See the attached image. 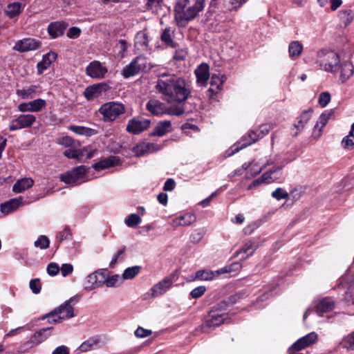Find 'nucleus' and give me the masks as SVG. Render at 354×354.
Here are the masks:
<instances>
[{
    "instance_id": "f8f14e48",
    "label": "nucleus",
    "mask_w": 354,
    "mask_h": 354,
    "mask_svg": "<svg viewBox=\"0 0 354 354\" xmlns=\"http://www.w3.org/2000/svg\"><path fill=\"white\" fill-rule=\"evenodd\" d=\"M226 317L227 315L221 313L218 306H214L209 312L208 318L203 324L202 327L205 328L218 326L224 322Z\"/></svg>"
},
{
    "instance_id": "dca6fc26",
    "label": "nucleus",
    "mask_w": 354,
    "mask_h": 354,
    "mask_svg": "<svg viewBox=\"0 0 354 354\" xmlns=\"http://www.w3.org/2000/svg\"><path fill=\"white\" fill-rule=\"evenodd\" d=\"M41 46V42L39 40L29 37L19 40L14 46L13 49L24 53L37 50Z\"/></svg>"
},
{
    "instance_id": "cd10ccee",
    "label": "nucleus",
    "mask_w": 354,
    "mask_h": 354,
    "mask_svg": "<svg viewBox=\"0 0 354 354\" xmlns=\"http://www.w3.org/2000/svg\"><path fill=\"white\" fill-rule=\"evenodd\" d=\"M120 159L118 156H111L93 165V168L97 171L118 165Z\"/></svg>"
},
{
    "instance_id": "f03ea898",
    "label": "nucleus",
    "mask_w": 354,
    "mask_h": 354,
    "mask_svg": "<svg viewBox=\"0 0 354 354\" xmlns=\"http://www.w3.org/2000/svg\"><path fill=\"white\" fill-rule=\"evenodd\" d=\"M205 6V0H176L174 6V19L180 28L198 17Z\"/></svg>"
},
{
    "instance_id": "f3484780",
    "label": "nucleus",
    "mask_w": 354,
    "mask_h": 354,
    "mask_svg": "<svg viewBox=\"0 0 354 354\" xmlns=\"http://www.w3.org/2000/svg\"><path fill=\"white\" fill-rule=\"evenodd\" d=\"M109 89V86L104 82L87 86L84 91V96L87 100H92L100 97L103 92Z\"/></svg>"
},
{
    "instance_id": "c03bdc74",
    "label": "nucleus",
    "mask_w": 354,
    "mask_h": 354,
    "mask_svg": "<svg viewBox=\"0 0 354 354\" xmlns=\"http://www.w3.org/2000/svg\"><path fill=\"white\" fill-rule=\"evenodd\" d=\"M98 339L96 338H90L84 342L80 346V349L82 352H87L93 349L97 344Z\"/></svg>"
},
{
    "instance_id": "2eb2a0df",
    "label": "nucleus",
    "mask_w": 354,
    "mask_h": 354,
    "mask_svg": "<svg viewBox=\"0 0 354 354\" xmlns=\"http://www.w3.org/2000/svg\"><path fill=\"white\" fill-rule=\"evenodd\" d=\"M151 121L148 119L132 118L129 120L127 125V131L132 134H138L147 129Z\"/></svg>"
},
{
    "instance_id": "79ce46f5",
    "label": "nucleus",
    "mask_w": 354,
    "mask_h": 354,
    "mask_svg": "<svg viewBox=\"0 0 354 354\" xmlns=\"http://www.w3.org/2000/svg\"><path fill=\"white\" fill-rule=\"evenodd\" d=\"M338 16L345 26H347L353 19V14L351 10H340Z\"/></svg>"
},
{
    "instance_id": "412c9836",
    "label": "nucleus",
    "mask_w": 354,
    "mask_h": 354,
    "mask_svg": "<svg viewBox=\"0 0 354 354\" xmlns=\"http://www.w3.org/2000/svg\"><path fill=\"white\" fill-rule=\"evenodd\" d=\"M258 243L254 239L247 241L243 246L236 252L235 257H238L240 254H243L240 260L245 261L248 257L252 256L255 250L258 248Z\"/></svg>"
},
{
    "instance_id": "0e129e2a",
    "label": "nucleus",
    "mask_w": 354,
    "mask_h": 354,
    "mask_svg": "<svg viewBox=\"0 0 354 354\" xmlns=\"http://www.w3.org/2000/svg\"><path fill=\"white\" fill-rule=\"evenodd\" d=\"M134 334L137 337L144 338L150 335L151 334V330L145 329L140 326L135 330Z\"/></svg>"
},
{
    "instance_id": "9d476101",
    "label": "nucleus",
    "mask_w": 354,
    "mask_h": 354,
    "mask_svg": "<svg viewBox=\"0 0 354 354\" xmlns=\"http://www.w3.org/2000/svg\"><path fill=\"white\" fill-rule=\"evenodd\" d=\"M106 269H99L88 274L84 280V290H92L103 284Z\"/></svg>"
},
{
    "instance_id": "72a5a7b5",
    "label": "nucleus",
    "mask_w": 354,
    "mask_h": 354,
    "mask_svg": "<svg viewBox=\"0 0 354 354\" xmlns=\"http://www.w3.org/2000/svg\"><path fill=\"white\" fill-rule=\"evenodd\" d=\"M21 12V3L14 2L9 3L5 8V13L10 19L18 17Z\"/></svg>"
},
{
    "instance_id": "b1692460",
    "label": "nucleus",
    "mask_w": 354,
    "mask_h": 354,
    "mask_svg": "<svg viewBox=\"0 0 354 354\" xmlns=\"http://www.w3.org/2000/svg\"><path fill=\"white\" fill-rule=\"evenodd\" d=\"M196 82L201 86H205L209 77V66L206 63L201 64L194 71Z\"/></svg>"
},
{
    "instance_id": "603ef678",
    "label": "nucleus",
    "mask_w": 354,
    "mask_h": 354,
    "mask_svg": "<svg viewBox=\"0 0 354 354\" xmlns=\"http://www.w3.org/2000/svg\"><path fill=\"white\" fill-rule=\"evenodd\" d=\"M342 145L345 149H353L354 147V134L352 132H349L348 135L343 138Z\"/></svg>"
},
{
    "instance_id": "7ed1b4c3",
    "label": "nucleus",
    "mask_w": 354,
    "mask_h": 354,
    "mask_svg": "<svg viewBox=\"0 0 354 354\" xmlns=\"http://www.w3.org/2000/svg\"><path fill=\"white\" fill-rule=\"evenodd\" d=\"M146 109L153 115L180 116L185 113L183 105H174L168 106L164 102L158 99H150L146 104Z\"/></svg>"
},
{
    "instance_id": "9b49d317",
    "label": "nucleus",
    "mask_w": 354,
    "mask_h": 354,
    "mask_svg": "<svg viewBox=\"0 0 354 354\" xmlns=\"http://www.w3.org/2000/svg\"><path fill=\"white\" fill-rule=\"evenodd\" d=\"M36 122V117L32 114H21L17 118L10 121L9 130L17 131L21 129L29 128Z\"/></svg>"
},
{
    "instance_id": "774afa93",
    "label": "nucleus",
    "mask_w": 354,
    "mask_h": 354,
    "mask_svg": "<svg viewBox=\"0 0 354 354\" xmlns=\"http://www.w3.org/2000/svg\"><path fill=\"white\" fill-rule=\"evenodd\" d=\"M81 33V30L78 27H71L67 32V37L71 39L77 38Z\"/></svg>"
},
{
    "instance_id": "5fc2aeb1",
    "label": "nucleus",
    "mask_w": 354,
    "mask_h": 354,
    "mask_svg": "<svg viewBox=\"0 0 354 354\" xmlns=\"http://www.w3.org/2000/svg\"><path fill=\"white\" fill-rule=\"evenodd\" d=\"M205 234L203 229L194 230L190 236V240L192 243H197L201 241Z\"/></svg>"
},
{
    "instance_id": "8fccbe9b",
    "label": "nucleus",
    "mask_w": 354,
    "mask_h": 354,
    "mask_svg": "<svg viewBox=\"0 0 354 354\" xmlns=\"http://www.w3.org/2000/svg\"><path fill=\"white\" fill-rule=\"evenodd\" d=\"M50 240L45 235H41L39 236L37 240L34 243V245L36 248H39L42 250H45L49 247Z\"/></svg>"
},
{
    "instance_id": "a211bd4d",
    "label": "nucleus",
    "mask_w": 354,
    "mask_h": 354,
    "mask_svg": "<svg viewBox=\"0 0 354 354\" xmlns=\"http://www.w3.org/2000/svg\"><path fill=\"white\" fill-rule=\"evenodd\" d=\"M107 72V68L98 61L91 62L86 68V74L95 79L104 78Z\"/></svg>"
},
{
    "instance_id": "37998d69",
    "label": "nucleus",
    "mask_w": 354,
    "mask_h": 354,
    "mask_svg": "<svg viewBox=\"0 0 354 354\" xmlns=\"http://www.w3.org/2000/svg\"><path fill=\"white\" fill-rule=\"evenodd\" d=\"M140 270V266H138L127 268L122 274V278L124 279H131L138 274Z\"/></svg>"
},
{
    "instance_id": "69168bd1",
    "label": "nucleus",
    "mask_w": 354,
    "mask_h": 354,
    "mask_svg": "<svg viewBox=\"0 0 354 354\" xmlns=\"http://www.w3.org/2000/svg\"><path fill=\"white\" fill-rule=\"evenodd\" d=\"M59 270L62 276L65 277L73 272V267L70 263H64L62 267L59 268Z\"/></svg>"
},
{
    "instance_id": "e2e57ef3",
    "label": "nucleus",
    "mask_w": 354,
    "mask_h": 354,
    "mask_svg": "<svg viewBox=\"0 0 354 354\" xmlns=\"http://www.w3.org/2000/svg\"><path fill=\"white\" fill-rule=\"evenodd\" d=\"M59 272V267L56 263H50L47 266V272L50 276H55Z\"/></svg>"
},
{
    "instance_id": "bf43d9fd",
    "label": "nucleus",
    "mask_w": 354,
    "mask_h": 354,
    "mask_svg": "<svg viewBox=\"0 0 354 354\" xmlns=\"http://www.w3.org/2000/svg\"><path fill=\"white\" fill-rule=\"evenodd\" d=\"M206 291V288L203 286H198L195 288H194L191 292L190 295L194 299H197L201 297Z\"/></svg>"
},
{
    "instance_id": "20e7f679",
    "label": "nucleus",
    "mask_w": 354,
    "mask_h": 354,
    "mask_svg": "<svg viewBox=\"0 0 354 354\" xmlns=\"http://www.w3.org/2000/svg\"><path fill=\"white\" fill-rule=\"evenodd\" d=\"M317 61L320 69L326 72L335 73L339 71L340 59L339 55L333 51L322 49L317 52Z\"/></svg>"
},
{
    "instance_id": "39448f33",
    "label": "nucleus",
    "mask_w": 354,
    "mask_h": 354,
    "mask_svg": "<svg viewBox=\"0 0 354 354\" xmlns=\"http://www.w3.org/2000/svg\"><path fill=\"white\" fill-rule=\"evenodd\" d=\"M80 300L79 295H75L71 297L68 300L66 301L64 304L60 305L50 313L46 314L41 317V319H46V318H51L57 316V319H54V322H61L64 319H68L75 316L73 311L74 308L72 306L73 304H77Z\"/></svg>"
},
{
    "instance_id": "6ab92c4d",
    "label": "nucleus",
    "mask_w": 354,
    "mask_h": 354,
    "mask_svg": "<svg viewBox=\"0 0 354 354\" xmlns=\"http://www.w3.org/2000/svg\"><path fill=\"white\" fill-rule=\"evenodd\" d=\"M175 274L164 278L162 280L155 284L151 289L152 297H156L165 293L171 286L175 281Z\"/></svg>"
},
{
    "instance_id": "4d7b16f0",
    "label": "nucleus",
    "mask_w": 354,
    "mask_h": 354,
    "mask_svg": "<svg viewBox=\"0 0 354 354\" xmlns=\"http://www.w3.org/2000/svg\"><path fill=\"white\" fill-rule=\"evenodd\" d=\"M343 344L346 348L354 350V331L343 339Z\"/></svg>"
},
{
    "instance_id": "473e14b6",
    "label": "nucleus",
    "mask_w": 354,
    "mask_h": 354,
    "mask_svg": "<svg viewBox=\"0 0 354 354\" xmlns=\"http://www.w3.org/2000/svg\"><path fill=\"white\" fill-rule=\"evenodd\" d=\"M34 185V180L30 178H24L18 180L12 187V191L15 193H21L31 187Z\"/></svg>"
},
{
    "instance_id": "ddd939ff",
    "label": "nucleus",
    "mask_w": 354,
    "mask_h": 354,
    "mask_svg": "<svg viewBox=\"0 0 354 354\" xmlns=\"http://www.w3.org/2000/svg\"><path fill=\"white\" fill-rule=\"evenodd\" d=\"M270 125L268 124H263L259 127L258 129L251 131L248 133L249 140L243 143L241 147H237L234 151L232 153L233 154L235 152H238L241 149L246 147L252 143H254L259 138H261L265 136L270 130Z\"/></svg>"
},
{
    "instance_id": "09e8293b",
    "label": "nucleus",
    "mask_w": 354,
    "mask_h": 354,
    "mask_svg": "<svg viewBox=\"0 0 354 354\" xmlns=\"http://www.w3.org/2000/svg\"><path fill=\"white\" fill-rule=\"evenodd\" d=\"M215 274L212 271H207L205 270H200L196 272L195 278L201 280H212L214 279Z\"/></svg>"
},
{
    "instance_id": "052dcab7",
    "label": "nucleus",
    "mask_w": 354,
    "mask_h": 354,
    "mask_svg": "<svg viewBox=\"0 0 354 354\" xmlns=\"http://www.w3.org/2000/svg\"><path fill=\"white\" fill-rule=\"evenodd\" d=\"M133 151L137 156H142L147 153H149V150L147 148L145 147L144 142L136 145L135 147H133Z\"/></svg>"
},
{
    "instance_id": "a878e982",
    "label": "nucleus",
    "mask_w": 354,
    "mask_h": 354,
    "mask_svg": "<svg viewBox=\"0 0 354 354\" xmlns=\"http://www.w3.org/2000/svg\"><path fill=\"white\" fill-rule=\"evenodd\" d=\"M196 221L195 214L192 213H186L184 215L178 216L174 218L171 225L174 227H178L179 226H188L194 223Z\"/></svg>"
},
{
    "instance_id": "1a4fd4ad",
    "label": "nucleus",
    "mask_w": 354,
    "mask_h": 354,
    "mask_svg": "<svg viewBox=\"0 0 354 354\" xmlns=\"http://www.w3.org/2000/svg\"><path fill=\"white\" fill-rule=\"evenodd\" d=\"M288 162V161H284L280 166L265 172L260 178L254 180L249 186V188L255 187L263 183L268 184L279 179L281 175V170Z\"/></svg>"
},
{
    "instance_id": "ea45409f",
    "label": "nucleus",
    "mask_w": 354,
    "mask_h": 354,
    "mask_svg": "<svg viewBox=\"0 0 354 354\" xmlns=\"http://www.w3.org/2000/svg\"><path fill=\"white\" fill-rule=\"evenodd\" d=\"M121 281V278L118 274H114L109 277V270L106 269V274L105 275L103 284H105L108 288H113L119 286Z\"/></svg>"
},
{
    "instance_id": "58836bf2",
    "label": "nucleus",
    "mask_w": 354,
    "mask_h": 354,
    "mask_svg": "<svg viewBox=\"0 0 354 354\" xmlns=\"http://www.w3.org/2000/svg\"><path fill=\"white\" fill-rule=\"evenodd\" d=\"M37 86L35 85L31 86L26 89H17L16 94L21 99H32L35 96Z\"/></svg>"
},
{
    "instance_id": "bb28decb",
    "label": "nucleus",
    "mask_w": 354,
    "mask_h": 354,
    "mask_svg": "<svg viewBox=\"0 0 354 354\" xmlns=\"http://www.w3.org/2000/svg\"><path fill=\"white\" fill-rule=\"evenodd\" d=\"M316 312L322 316L323 313L332 310L335 307V302L330 297H325L319 299L316 304Z\"/></svg>"
},
{
    "instance_id": "338daca9",
    "label": "nucleus",
    "mask_w": 354,
    "mask_h": 354,
    "mask_svg": "<svg viewBox=\"0 0 354 354\" xmlns=\"http://www.w3.org/2000/svg\"><path fill=\"white\" fill-rule=\"evenodd\" d=\"M71 236V231L68 227H66L62 232H60L57 235V239L59 240V242L63 241L68 239Z\"/></svg>"
},
{
    "instance_id": "49530a36",
    "label": "nucleus",
    "mask_w": 354,
    "mask_h": 354,
    "mask_svg": "<svg viewBox=\"0 0 354 354\" xmlns=\"http://www.w3.org/2000/svg\"><path fill=\"white\" fill-rule=\"evenodd\" d=\"M247 1L248 0H227V9L229 11H236Z\"/></svg>"
},
{
    "instance_id": "680f3d73",
    "label": "nucleus",
    "mask_w": 354,
    "mask_h": 354,
    "mask_svg": "<svg viewBox=\"0 0 354 354\" xmlns=\"http://www.w3.org/2000/svg\"><path fill=\"white\" fill-rule=\"evenodd\" d=\"M78 158L77 160L80 161L83 158L87 159L91 158L93 156L94 151H88L86 149H77Z\"/></svg>"
},
{
    "instance_id": "423d86ee",
    "label": "nucleus",
    "mask_w": 354,
    "mask_h": 354,
    "mask_svg": "<svg viewBox=\"0 0 354 354\" xmlns=\"http://www.w3.org/2000/svg\"><path fill=\"white\" fill-rule=\"evenodd\" d=\"M88 172V168L84 165H80L60 174V180L66 184L80 185L86 181V175Z\"/></svg>"
},
{
    "instance_id": "aec40b11",
    "label": "nucleus",
    "mask_w": 354,
    "mask_h": 354,
    "mask_svg": "<svg viewBox=\"0 0 354 354\" xmlns=\"http://www.w3.org/2000/svg\"><path fill=\"white\" fill-rule=\"evenodd\" d=\"M46 104V102L44 100L37 98L28 102L19 104L17 109L21 112H38L41 111Z\"/></svg>"
},
{
    "instance_id": "3c124183",
    "label": "nucleus",
    "mask_w": 354,
    "mask_h": 354,
    "mask_svg": "<svg viewBox=\"0 0 354 354\" xmlns=\"http://www.w3.org/2000/svg\"><path fill=\"white\" fill-rule=\"evenodd\" d=\"M241 264L239 262H235L230 266H225L217 271L218 274L230 273L240 270Z\"/></svg>"
},
{
    "instance_id": "4be33fe9",
    "label": "nucleus",
    "mask_w": 354,
    "mask_h": 354,
    "mask_svg": "<svg viewBox=\"0 0 354 354\" xmlns=\"http://www.w3.org/2000/svg\"><path fill=\"white\" fill-rule=\"evenodd\" d=\"M68 27V24L64 21L51 22L48 26V32L52 39H55L64 35Z\"/></svg>"
},
{
    "instance_id": "c756f323",
    "label": "nucleus",
    "mask_w": 354,
    "mask_h": 354,
    "mask_svg": "<svg viewBox=\"0 0 354 354\" xmlns=\"http://www.w3.org/2000/svg\"><path fill=\"white\" fill-rule=\"evenodd\" d=\"M339 70L341 71L339 80L342 83H344L353 75L354 66L353 64L348 61L344 62L342 64L339 63Z\"/></svg>"
},
{
    "instance_id": "f704fd0d",
    "label": "nucleus",
    "mask_w": 354,
    "mask_h": 354,
    "mask_svg": "<svg viewBox=\"0 0 354 354\" xmlns=\"http://www.w3.org/2000/svg\"><path fill=\"white\" fill-rule=\"evenodd\" d=\"M135 46L138 49H147L149 46L148 35L144 31L138 32L135 36Z\"/></svg>"
},
{
    "instance_id": "2f4dec72",
    "label": "nucleus",
    "mask_w": 354,
    "mask_h": 354,
    "mask_svg": "<svg viewBox=\"0 0 354 354\" xmlns=\"http://www.w3.org/2000/svg\"><path fill=\"white\" fill-rule=\"evenodd\" d=\"M171 123L170 120H163L158 123L153 131L150 133L151 136H163L171 131Z\"/></svg>"
},
{
    "instance_id": "a19ab883",
    "label": "nucleus",
    "mask_w": 354,
    "mask_h": 354,
    "mask_svg": "<svg viewBox=\"0 0 354 354\" xmlns=\"http://www.w3.org/2000/svg\"><path fill=\"white\" fill-rule=\"evenodd\" d=\"M226 80L225 75L221 77L218 75L214 74L211 77L210 86L216 88L217 90H222L224 82Z\"/></svg>"
},
{
    "instance_id": "c85d7f7f",
    "label": "nucleus",
    "mask_w": 354,
    "mask_h": 354,
    "mask_svg": "<svg viewBox=\"0 0 354 354\" xmlns=\"http://www.w3.org/2000/svg\"><path fill=\"white\" fill-rule=\"evenodd\" d=\"M174 29L171 27L165 28L160 35V39L162 43L169 47L175 48L177 47L178 44L174 41Z\"/></svg>"
},
{
    "instance_id": "5701e85b",
    "label": "nucleus",
    "mask_w": 354,
    "mask_h": 354,
    "mask_svg": "<svg viewBox=\"0 0 354 354\" xmlns=\"http://www.w3.org/2000/svg\"><path fill=\"white\" fill-rule=\"evenodd\" d=\"M57 57V53L53 51H50L45 54L41 61L39 62L37 64V73L39 75L42 74L56 60Z\"/></svg>"
},
{
    "instance_id": "864d4df0",
    "label": "nucleus",
    "mask_w": 354,
    "mask_h": 354,
    "mask_svg": "<svg viewBox=\"0 0 354 354\" xmlns=\"http://www.w3.org/2000/svg\"><path fill=\"white\" fill-rule=\"evenodd\" d=\"M272 196L280 201L281 199H287L288 198V194L286 191H284L282 188L278 187L274 192H272Z\"/></svg>"
},
{
    "instance_id": "c9c22d12",
    "label": "nucleus",
    "mask_w": 354,
    "mask_h": 354,
    "mask_svg": "<svg viewBox=\"0 0 354 354\" xmlns=\"http://www.w3.org/2000/svg\"><path fill=\"white\" fill-rule=\"evenodd\" d=\"M312 109L305 110L297 118V122L294 124L295 127L299 131H301L307 122L309 121L311 117Z\"/></svg>"
},
{
    "instance_id": "13d9d810",
    "label": "nucleus",
    "mask_w": 354,
    "mask_h": 354,
    "mask_svg": "<svg viewBox=\"0 0 354 354\" xmlns=\"http://www.w3.org/2000/svg\"><path fill=\"white\" fill-rule=\"evenodd\" d=\"M29 287L34 294L39 293L41 288L39 279H31L29 283Z\"/></svg>"
},
{
    "instance_id": "4468645a",
    "label": "nucleus",
    "mask_w": 354,
    "mask_h": 354,
    "mask_svg": "<svg viewBox=\"0 0 354 354\" xmlns=\"http://www.w3.org/2000/svg\"><path fill=\"white\" fill-rule=\"evenodd\" d=\"M144 59L140 57L133 59L129 64L126 66L122 71V75L124 78L133 77L139 73L145 67Z\"/></svg>"
},
{
    "instance_id": "de8ad7c7",
    "label": "nucleus",
    "mask_w": 354,
    "mask_h": 354,
    "mask_svg": "<svg viewBox=\"0 0 354 354\" xmlns=\"http://www.w3.org/2000/svg\"><path fill=\"white\" fill-rule=\"evenodd\" d=\"M57 143L65 147H75L79 144L70 136H63L57 139Z\"/></svg>"
},
{
    "instance_id": "6e6552de",
    "label": "nucleus",
    "mask_w": 354,
    "mask_h": 354,
    "mask_svg": "<svg viewBox=\"0 0 354 354\" xmlns=\"http://www.w3.org/2000/svg\"><path fill=\"white\" fill-rule=\"evenodd\" d=\"M53 327H46L37 330L30 337V340L26 342L23 346L19 348V352H25L27 348H31L37 346L46 340L52 334Z\"/></svg>"
},
{
    "instance_id": "4c0bfd02",
    "label": "nucleus",
    "mask_w": 354,
    "mask_h": 354,
    "mask_svg": "<svg viewBox=\"0 0 354 354\" xmlns=\"http://www.w3.org/2000/svg\"><path fill=\"white\" fill-rule=\"evenodd\" d=\"M303 50V46L301 42L298 41H291L289 44L288 52L290 57L292 59L298 57Z\"/></svg>"
},
{
    "instance_id": "0eeeda50",
    "label": "nucleus",
    "mask_w": 354,
    "mask_h": 354,
    "mask_svg": "<svg viewBox=\"0 0 354 354\" xmlns=\"http://www.w3.org/2000/svg\"><path fill=\"white\" fill-rule=\"evenodd\" d=\"M99 112L103 115L105 122H111L124 113V106L121 103L109 102L102 104L99 109Z\"/></svg>"
},
{
    "instance_id": "f257e3e1",
    "label": "nucleus",
    "mask_w": 354,
    "mask_h": 354,
    "mask_svg": "<svg viewBox=\"0 0 354 354\" xmlns=\"http://www.w3.org/2000/svg\"><path fill=\"white\" fill-rule=\"evenodd\" d=\"M156 91L169 104L183 105L191 95L189 82L175 74L162 73L158 76Z\"/></svg>"
},
{
    "instance_id": "a18cd8bd",
    "label": "nucleus",
    "mask_w": 354,
    "mask_h": 354,
    "mask_svg": "<svg viewBox=\"0 0 354 354\" xmlns=\"http://www.w3.org/2000/svg\"><path fill=\"white\" fill-rule=\"evenodd\" d=\"M140 217L136 214H129L124 220L125 224L129 227H134L141 223Z\"/></svg>"
},
{
    "instance_id": "6e6d98bb",
    "label": "nucleus",
    "mask_w": 354,
    "mask_h": 354,
    "mask_svg": "<svg viewBox=\"0 0 354 354\" xmlns=\"http://www.w3.org/2000/svg\"><path fill=\"white\" fill-rule=\"evenodd\" d=\"M331 99L330 94L328 92H322L320 93L319 97V104L322 107L326 106L330 102Z\"/></svg>"
},
{
    "instance_id": "7c9ffc66",
    "label": "nucleus",
    "mask_w": 354,
    "mask_h": 354,
    "mask_svg": "<svg viewBox=\"0 0 354 354\" xmlns=\"http://www.w3.org/2000/svg\"><path fill=\"white\" fill-rule=\"evenodd\" d=\"M23 198L21 196L12 198L0 206V210L3 214H9L15 210L22 204Z\"/></svg>"
},
{
    "instance_id": "393cba45",
    "label": "nucleus",
    "mask_w": 354,
    "mask_h": 354,
    "mask_svg": "<svg viewBox=\"0 0 354 354\" xmlns=\"http://www.w3.org/2000/svg\"><path fill=\"white\" fill-rule=\"evenodd\" d=\"M317 339V335L315 332H311L308 335L304 336L303 337L299 339L292 346V347L297 350L299 351L306 347L310 346V344L315 342Z\"/></svg>"
},
{
    "instance_id": "e433bc0d",
    "label": "nucleus",
    "mask_w": 354,
    "mask_h": 354,
    "mask_svg": "<svg viewBox=\"0 0 354 354\" xmlns=\"http://www.w3.org/2000/svg\"><path fill=\"white\" fill-rule=\"evenodd\" d=\"M333 110H326L324 112H323L319 118L318 121L317 122L316 124L315 125V130L316 129H319V133L322 131V129L326 126L327 124L328 120L333 116ZM320 133H319V136Z\"/></svg>"
}]
</instances>
